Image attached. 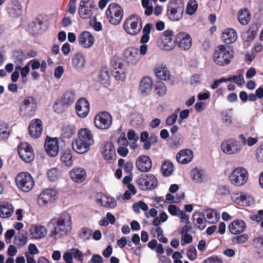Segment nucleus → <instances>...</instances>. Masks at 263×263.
I'll return each instance as SVG.
<instances>
[{
    "label": "nucleus",
    "mask_w": 263,
    "mask_h": 263,
    "mask_svg": "<svg viewBox=\"0 0 263 263\" xmlns=\"http://www.w3.org/2000/svg\"><path fill=\"white\" fill-rule=\"evenodd\" d=\"M72 220L70 215L63 213L60 216L52 218L48 223L50 229V236L55 237L58 235L68 234L72 229Z\"/></svg>",
    "instance_id": "nucleus-1"
},
{
    "label": "nucleus",
    "mask_w": 263,
    "mask_h": 263,
    "mask_svg": "<svg viewBox=\"0 0 263 263\" xmlns=\"http://www.w3.org/2000/svg\"><path fill=\"white\" fill-rule=\"evenodd\" d=\"M94 142L91 132L88 128L79 130L78 137L72 142L73 149L78 154H84L90 149Z\"/></svg>",
    "instance_id": "nucleus-2"
},
{
    "label": "nucleus",
    "mask_w": 263,
    "mask_h": 263,
    "mask_svg": "<svg viewBox=\"0 0 263 263\" xmlns=\"http://www.w3.org/2000/svg\"><path fill=\"white\" fill-rule=\"evenodd\" d=\"M184 4L183 0H170L167 6V15L173 21H179L183 16Z\"/></svg>",
    "instance_id": "nucleus-3"
},
{
    "label": "nucleus",
    "mask_w": 263,
    "mask_h": 263,
    "mask_svg": "<svg viewBox=\"0 0 263 263\" xmlns=\"http://www.w3.org/2000/svg\"><path fill=\"white\" fill-rule=\"evenodd\" d=\"M142 28V20L137 14L129 15L125 21L123 28L128 34L134 36L137 35Z\"/></svg>",
    "instance_id": "nucleus-4"
},
{
    "label": "nucleus",
    "mask_w": 263,
    "mask_h": 263,
    "mask_svg": "<svg viewBox=\"0 0 263 263\" xmlns=\"http://www.w3.org/2000/svg\"><path fill=\"white\" fill-rule=\"evenodd\" d=\"M233 55L230 51L224 45L217 46L213 53V60L215 63L220 66L229 64Z\"/></svg>",
    "instance_id": "nucleus-5"
},
{
    "label": "nucleus",
    "mask_w": 263,
    "mask_h": 263,
    "mask_svg": "<svg viewBox=\"0 0 263 263\" xmlns=\"http://www.w3.org/2000/svg\"><path fill=\"white\" fill-rule=\"evenodd\" d=\"M17 187L24 192H28L32 190L34 181L33 177L29 173L21 172L15 178Z\"/></svg>",
    "instance_id": "nucleus-6"
},
{
    "label": "nucleus",
    "mask_w": 263,
    "mask_h": 263,
    "mask_svg": "<svg viewBox=\"0 0 263 263\" xmlns=\"http://www.w3.org/2000/svg\"><path fill=\"white\" fill-rule=\"evenodd\" d=\"M176 44V36L174 39L173 32L170 30L164 31L158 40V44L159 47L166 51L174 49Z\"/></svg>",
    "instance_id": "nucleus-7"
},
{
    "label": "nucleus",
    "mask_w": 263,
    "mask_h": 263,
    "mask_svg": "<svg viewBox=\"0 0 263 263\" xmlns=\"http://www.w3.org/2000/svg\"><path fill=\"white\" fill-rule=\"evenodd\" d=\"M249 174L247 170L242 167L234 169L229 176L231 183L236 186L244 185L248 181Z\"/></svg>",
    "instance_id": "nucleus-8"
},
{
    "label": "nucleus",
    "mask_w": 263,
    "mask_h": 263,
    "mask_svg": "<svg viewBox=\"0 0 263 263\" xmlns=\"http://www.w3.org/2000/svg\"><path fill=\"white\" fill-rule=\"evenodd\" d=\"M106 14L108 21L113 25L119 24L122 18L123 11L121 7L117 4H110L106 11Z\"/></svg>",
    "instance_id": "nucleus-9"
},
{
    "label": "nucleus",
    "mask_w": 263,
    "mask_h": 263,
    "mask_svg": "<svg viewBox=\"0 0 263 263\" xmlns=\"http://www.w3.org/2000/svg\"><path fill=\"white\" fill-rule=\"evenodd\" d=\"M112 123V116L106 111L99 112L94 118V124L96 127L101 130L108 129L111 125Z\"/></svg>",
    "instance_id": "nucleus-10"
},
{
    "label": "nucleus",
    "mask_w": 263,
    "mask_h": 263,
    "mask_svg": "<svg viewBox=\"0 0 263 263\" xmlns=\"http://www.w3.org/2000/svg\"><path fill=\"white\" fill-rule=\"evenodd\" d=\"M37 107V102L32 97H27L23 101V104L20 107L22 115L26 117H31L35 115Z\"/></svg>",
    "instance_id": "nucleus-11"
},
{
    "label": "nucleus",
    "mask_w": 263,
    "mask_h": 263,
    "mask_svg": "<svg viewBox=\"0 0 263 263\" xmlns=\"http://www.w3.org/2000/svg\"><path fill=\"white\" fill-rule=\"evenodd\" d=\"M123 61L128 66H135L139 62L141 56L137 48L129 47L123 52Z\"/></svg>",
    "instance_id": "nucleus-12"
},
{
    "label": "nucleus",
    "mask_w": 263,
    "mask_h": 263,
    "mask_svg": "<svg viewBox=\"0 0 263 263\" xmlns=\"http://www.w3.org/2000/svg\"><path fill=\"white\" fill-rule=\"evenodd\" d=\"M18 155L21 159L26 163L31 162L34 158L33 150L27 143H21L17 147Z\"/></svg>",
    "instance_id": "nucleus-13"
},
{
    "label": "nucleus",
    "mask_w": 263,
    "mask_h": 263,
    "mask_svg": "<svg viewBox=\"0 0 263 263\" xmlns=\"http://www.w3.org/2000/svg\"><path fill=\"white\" fill-rule=\"evenodd\" d=\"M137 182L143 190L154 189L157 185V180L153 175H142L138 179Z\"/></svg>",
    "instance_id": "nucleus-14"
},
{
    "label": "nucleus",
    "mask_w": 263,
    "mask_h": 263,
    "mask_svg": "<svg viewBox=\"0 0 263 263\" xmlns=\"http://www.w3.org/2000/svg\"><path fill=\"white\" fill-rule=\"evenodd\" d=\"M95 7L92 0H81L79 9L80 17L83 19L89 18L92 14V9Z\"/></svg>",
    "instance_id": "nucleus-15"
},
{
    "label": "nucleus",
    "mask_w": 263,
    "mask_h": 263,
    "mask_svg": "<svg viewBox=\"0 0 263 263\" xmlns=\"http://www.w3.org/2000/svg\"><path fill=\"white\" fill-rule=\"evenodd\" d=\"M57 195V192L54 189L45 190L39 196L37 200L39 204L41 206H45L49 203L53 202Z\"/></svg>",
    "instance_id": "nucleus-16"
},
{
    "label": "nucleus",
    "mask_w": 263,
    "mask_h": 263,
    "mask_svg": "<svg viewBox=\"0 0 263 263\" xmlns=\"http://www.w3.org/2000/svg\"><path fill=\"white\" fill-rule=\"evenodd\" d=\"M221 149L226 154L232 155L240 152L242 149V146L236 140L231 139L221 143Z\"/></svg>",
    "instance_id": "nucleus-17"
},
{
    "label": "nucleus",
    "mask_w": 263,
    "mask_h": 263,
    "mask_svg": "<svg viewBox=\"0 0 263 263\" xmlns=\"http://www.w3.org/2000/svg\"><path fill=\"white\" fill-rule=\"evenodd\" d=\"M153 28V25L151 23L146 24L142 30V35L140 39V43L142 44L140 47L139 53L140 55H145L147 53V46L145 44L147 43L150 38V33Z\"/></svg>",
    "instance_id": "nucleus-18"
},
{
    "label": "nucleus",
    "mask_w": 263,
    "mask_h": 263,
    "mask_svg": "<svg viewBox=\"0 0 263 263\" xmlns=\"http://www.w3.org/2000/svg\"><path fill=\"white\" fill-rule=\"evenodd\" d=\"M176 41L178 47L183 50H189L192 46V40L186 32H179L176 35Z\"/></svg>",
    "instance_id": "nucleus-19"
},
{
    "label": "nucleus",
    "mask_w": 263,
    "mask_h": 263,
    "mask_svg": "<svg viewBox=\"0 0 263 263\" xmlns=\"http://www.w3.org/2000/svg\"><path fill=\"white\" fill-rule=\"evenodd\" d=\"M95 198L97 203L105 208H114L117 205L116 201L113 198L102 193H97Z\"/></svg>",
    "instance_id": "nucleus-20"
},
{
    "label": "nucleus",
    "mask_w": 263,
    "mask_h": 263,
    "mask_svg": "<svg viewBox=\"0 0 263 263\" xmlns=\"http://www.w3.org/2000/svg\"><path fill=\"white\" fill-rule=\"evenodd\" d=\"M46 153L51 157L57 156L59 152V141L57 138H50L45 142Z\"/></svg>",
    "instance_id": "nucleus-21"
},
{
    "label": "nucleus",
    "mask_w": 263,
    "mask_h": 263,
    "mask_svg": "<svg viewBox=\"0 0 263 263\" xmlns=\"http://www.w3.org/2000/svg\"><path fill=\"white\" fill-rule=\"evenodd\" d=\"M29 133L33 138L40 137L43 132L42 122L39 119L32 120L29 123Z\"/></svg>",
    "instance_id": "nucleus-22"
},
{
    "label": "nucleus",
    "mask_w": 263,
    "mask_h": 263,
    "mask_svg": "<svg viewBox=\"0 0 263 263\" xmlns=\"http://www.w3.org/2000/svg\"><path fill=\"white\" fill-rule=\"evenodd\" d=\"M137 169L141 172H147L152 168V163L149 157L143 155L139 157L136 162Z\"/></svg>",
    "instance_id": "nucleus-23"
},
{
    "label": "nucleus",
    "mask_w": 263,
    "mask_h": 263,
    "mask_svg": "<svg viewBox=\"0 0 263 263\" xmlns=\"http://www.w3.org/2000/svg\"><path fill=\"white\" fill-rule=\"evenodd\" d=\"M77 115L81 118L85 117L89 111V104L85 98H81L78 100L76 104Z\"/></svg>",
    "instance_id": "nucleus-24"
},
{
    "label": "nucleus",
    "mask_w": 263,
    "mask_h": 263,
    "mask_svg": "<svg viewBox=\"0 0 263 263\" xmlns=\"http://www.w3.org/2000/svg\"><path fill=\"white\" fill-rule=\"evenodd\" d=\"M78 42L82 47L90 48L94 43V37L88 31H83L79 35Z\"/></svg>",
    "instance_id": "nucleus-25"
},
{
    "label": "nucleus",
    "mask_w": 263,
    "mask_h": 263,
    "mask_svg": "<svg viewBox=\"0 0 263 263\" xmlns=\"http://www.w3.org/2000/svg\"><path fill=\"white\" fill-rule=\"evenodd\" d=\"M233 200L236 203L242 206H249L254 201L253 198L250 195L243 192L236 194Z\"/></svg>",
    "instance_id": "nucleus-26"
},
{
    "label": "nucleus",
    "mask_w": 263,
    "mask_h": 263,
    "mask_svg": "<svg viewBox=\"0 0 263 263\" xmlns=\"http://www.w3.org/2000/svg\"><path fill=\"white\" fill-rule=\"evenodd\" d=\"M7 11L12 17L18 16L22 12V5L18 1L12 0L8 4Z\"/></svg>",
    "instance_id": "nucleus-27"
},
{
    "label": "nucleus",
    "mask_w": 263,
    "mask_h": 263,
    "mask_svg": "<svg viewBox=\"0 0 263 263\" xmlns=\"http://www.w3.org/2000/svg\"><path fill=\"white\" fill-rule=\"evenodd\" d=\"M153 87V81L148 77H144L141 80L139 85V90L141 95L145 96L149 94Z\"/></svg>",
    "instance_id": "nucleus-28"
},
{
    "label": "nucleus",
    "mask_w": 263,
    "mask_h": 263,
    "mask_svg": "<svg viewBox=\"0 0 263 263\" xmlns=\"http://www.w3.org/2000/svg\"><path fill=\"white\" fill-rule=\"evenodd\" d=\"M229 229L232 234L237 235L245 231L246 224L242 220H235L230 223L229 226Z\"/></svg>",
    "instance_id": "nucleus-29"
},
{
    "label": "nucleus",
    "mask_w": 263,
    "mask_h": 263,
    "mask_svg": "<svg viewBox=\"0 0 263 263\" xmlns=\"http://www.w3.org/2000/svg\"><path fill=\"white\" fill-rule=\"evenodd\" d=\"M194 157L193 152L189 149L180 151L176 155V160L181 164H187L190 162Z\"/></svg>",
    "instance_id": "nucleus-30"
},
{
    "label": "nucleus",
    "mask_w": 263,
    "mask_h": 263,
    "mask_svg": "<svg viewBox=\"0 0 263 263\" xmlns=\"http://www.w3.org/2000/svg\"><path fill=\"white\" fill-rule=\"evenodd\" d=\"M102 152L104 159L108 162H111L115 159V149L111 143H105L102 148Z\"/></svg>",
    "instance_id": "nucleus-31"
},
{
    "label": "nucleus",
    "mask_w": 263,
    "mask_h": 263,
    "mask_svg": "<svg viewBox=\"0 0 263 263\" xmlns=\"http://www.w3.org/2000/svg\"><path fill=\"white\" fill-rule=\"evenodd\" d=\"M156 76L160 80L166 81L168 80L171 77L169 71L166 67L160 64L156 65L154 69Z\"/></svg>",
    "instance_id": "nucleus-32"
},
{
    "label": "nucleus",
    "mask_w": 263,
    "mask_h": 263,
    "mask_svg": "<svg viewBox=\"0 0 263 263\" xmlns=\"http://www.w3.org/2000/svg\"><path fill=\"white\" fill-rule=\"evenodd\" d=\"M118 144L119 146L117 149L118 153L122 157H126L129 152L127 148L129 142L127 139L125 137L124 135L123 136L120 135L119 137Z\"/></svg>",
    "instance_id": "nucleus-33"
},
{
    "label": "nucleus",
    "mask_w": 263,
    "mask_h": 263,
    "mask_svg": "<svg viewBox=\"0 0 263 263\" xmlns=\"http://www.w3.org/2000/svg\"><path fill=\"white\" fill-rule=\"evenodd\" d=\"M237 38L236 31L232 28H228L223 32L221 39L222 41L227 44L234 43Z\"/></svg>",
    "instance_id": "nucleus-34"
},
{
    "label": "nucleus",
    "mask_w": 263,
    "mask_h": 263,
    "mask_svg": "<svg viewBox=\"0 0 263 263\" xmlns=\"http://www.w3.org/2000/svg\"><path fill=\"white\" fill-rule=\"evenodd\" d=\"M31 235L33 238L41 239L46 236L47 230L45 227L41 225H34L30 229Z\"/></svg>",
    "instance_id": "nucleus-35"
},
{
    "label": "nucleus",
    "mask_w": 263,
    "mask_h": 263,
    "mask_svg": "<svg viewBox=\"0 0 263 263\" xmlns=\"http://www.w3.org/2000/svg\"><path fill=\"white\" fill-rule=\"evenodd\" d=\"M71 179L76 182L81 183L83 182L86 177V173L83 168H74L70 173Z\"/></svg>",
    "instance_id": "nucleus-36"
},
{
    "label": "nucleus",
    "mask_w": 263,
    "mask_h": 263,
    "mask_svg": "<svg viewBox=\"0 0 263 263\" xmlns=\"http://www.w3.org/2000/svg\"><path fill=\"white\" fill-rule=\"evenodd\" d=\"M85 58L82 53H78L72 59V65L77 70H82L85 65Z\"/></svg>",
    "instance_id": "nucleus-37"
},
{
    "label": "nucleus",
    "mask_w": 263,
    "mask_h": 263,
    "mask_svg": "<svg viewBox=\"0 0 263 263\" xmlns=\"http://www.w3.org/2000/svg\"><path fill=\"white\" fill-rule=\"evenodd\" d=\"M43 23L41 16H39L34 21L30 23L29 25V29L34 34L41 33L42 32Z\"/></svg>",
    "instance_id": "nucleus-38"
},
{
    "label": "nucleus",
    "mask_w": 263,
    "mask_h": 263,
    "mask_svg": "<svg viewBox=\"0 0 263 263\" xmlns=\"http://www.w3.org/2000/svg\"><path fill=\"white\" fill-rule=\"evenodd\" d=\"M13 212L14 209L12 205L8 202H4L0 205V217H9Z\"/></svg>",
    "instance_id": "nucleus-39"
},
{
    "label": "nucleus",
    "mask_w": 263,
    "mask_h": 263,
    "mask_svg": "<svg viewBox=\"0 0 263 263\" xmlns=\"http://www.w3.org/2000/svg\"><path fill=\"white\" fill-rule=\"evenodd\" d=\"M238 22L242 25H247L251 20V15L249 11L247 9H240L237 13Z\"/></svg>",
    "instance_id": "nucleus-40"
},
{
    "label": "nucleus",
    "mask_w": 263,
    "mask_h": 263,
    "mask_svg": "<svg viewBox=\"0 0 263 263\" xmlns=\"http://www.w3.org/2000/svg\"><path fill=\"white\" fill-rule=\"evenodd\" d=\"M206 221L210 223L217 222L219 219V214L214 210L209 209L205 211L203 215Z\"/></svg>",
    "instance_id": "nucleus-41"
},
{
    "label": "nucleus",
    "mask_w": 263,
    "mask_h": 263,
    "mask_svg": "<svg viewBox=\"0 0 263 263\" xmlns=\"http://www.w3.org/2000/svg\"><path fill=\"white\" fill-rule=\"evenodd\" d=\"M194 224L200 230H203L206 227L205 218L201 213H195L193 216Z\"/></svg>",
    "instance_id": "nucleus-42"
},
{
    "label": "nucleus",
    "mask_w": 263,
    "mask_h": 263,
    "mask_svg": "<svg viewBox=\"0 0 263 263\" xmlns=\"http://www.w3.org/2000/svg\"><path fill=\"white\" fill-rule=\"evenodd\" d=\"M76 99V97L74 91L72 90H67L61 100L63 101L64 104L66 106H68L74 103Z\"/></svg>",
    "instance_id": "nucleus-43"
},
{
    "label": "nucleus",
    "mask_w": 263,
    "mask_h": 263,
    "mask_svg": "<svg viewBox=\"0 0 263 263\" xmlns=\"http://www.w3.org/2000/svg\"><path fill=\"white\" fill-rule=\"evenodd\" d=\"M9 125L4 121H0V139H7L11 133Z\"/></svg>",
    "instance_id": "nucleus-44"
},
{
    "label": "nucleus",
    "mask_w": 263,
    "mask_h": 263,
    "mask_svg": "<svg viewBox=\"0 0 263 263\" xmlns=\"http://www.w3.org/2000/svg\"><path fill=\"white\" fill-rule=\"evenodd\" d=\"M239 139L240 140L242 145H248V146H252L258 142L257 137H249L246 138L245 136L241 134L239 136Z\"/></svg>",
    "instance_id": "nucleus-45"
},
{
    "label": "nucleus",
    "mask_w": 263,
    "mask_h": 263,
    "mask_svg": "<svg viewBox=\"0 0 263 263\" xmlns=\"http://www.w3.org/2000/svg\"><path fill=\"white\" fill-rule=\"evenodd\" d=\"M99 79L103 84H108L110 80L109 71L105 67L102 68L99 72Z\"/></svg>",
    "instance_id": "nucleus-46"
},
{
    "label": "nucleus",
    "mask_w": 263,
    "mask_h": 263,
    "mask_svg": "<svg viewBox=\"0 0 263 263\" xmlns=\"http://www.w3.org/2000/svg\"><path fill=\"white\" fill-rule=\"evenodd\" d=\"M174 170V166L172 163L169 161H165L162 164L161 171L162 174L165 176H169Z\"/></svg>",
    "instance_id": "nucleus-47"
},
{
    "label": "nucleus",
    "mask_w": 263,
    "mask_h": 263,
    "mask_svg": "<svg viewBox=\"0 0 263 263\" xmlns=\"http://www.w3.org/2000/svg\"><path fill=\"white\" fill-rule=\"evenodd\" d=\"M47 176L51 181H55L61 176V171L57 168H52L47 172Z\"/></svg>",
    "instance_id": "nucleus-48"
},
{
    "label": "nucleus",
    "mask_w": 263,
    "mask_h": 263,
    "mask_svg": "<svg viewBox=\"0 0 263 263\" xmlns=\"http://www.w3.org/2000/svg\"><path fill=\"white\" fill-rule=\"evenodd\" d=\"M198 8V3L196 0H189L186 6V13L189 15H193Z\"/></svg>",
    "instance_id": "nucleus-49"
},
{
    "label": "nucleus",
    "mask_w": 263,
    "mask_h": 263,
    "mask_svg": "<svg viewBox=\"0 0 263 263\" xmlns=\"http://www.w3.org/2000/svg\"><path fill=\"white\" fill-rule=\"evenodd\" d=\"M27 239L28 238L26 235L19 232L18 234L15 237L14 242L17 246H22L26 243Z\"/></svg>",
    "instance_id": "nucleus-50"
},
{
    "label": "nucleus",
    "mask_w": 263,
    "mask_h": 263,
    "mask_svg": "<svg viewBox=\"0 0 263 263\" xmlns=\"http://www.w3.org/2000/svg\"><path fill=\"white\" fill-rule=\"evenodd\" d=\"M192 175L193 176V179L197 182H202L203 179L204 178V172L198 169H194L192 170Z\"/></svg>",
    "instance_id": "nucleus-51"
},
{
    "label": "nucleus",
    "mask_w": 263,
    "mask_h": 263,
    "mask_svg": "<svg viewBox=\"0 0 263 263\" xmlns=\"http://www.w3.org/2000/svg\"><path fill=\"white\" fill-rule=\"evenodd\" d=\"M63 131L65 137H71L76 132V128L72 125H65L63 127Z\"/></svg>",
    "instance_id": "nucleus-52"
},
{
    "label": "nucleus",
    "mask_w": 263,
    "mask_h": 263,
    "mask_svg": "<svg viewBox=\"0 0 263 263\" xmlns=\"http://www.w3.org/2000/svg\"><path fill=\"white\" fill-rule=\"evenodd\" d=\"M167 91L166 85L162 82H158L155 88L156 93L160 97L164 96Z\"/></svg>",
    "instance_id": "nucleus-53"
},
{
    "label": "nucleus",
    "mask_w": 263,
    "mask_h": 263,
    "mask_svg": "<svg viewBox=\"0 0 263 263\" xmlns=\"http://www.w3.org/2000/svg\"><path fill=\"white\" fill-rule=\"evenodd\" d=\"M133 209L135 212L136 213H139L140 211V209L144 211H146L148 210V206L147 204L142 201H139L137 203H135L133 205Z\"/></svg>",
    "instance_id": "nucleus-54"
},
{
    "label": "nucleus",
    "mask_w": 263,
    "mask_h": 263,
    "mask_svg": "<svg viewBox=\"0 0 263 263\" xmlns=\"http://www.w3.org/2000/svg\"><path fill=\"white\" fill-rule=\"evenodd\" d=\"M12 58L15 63L21 64L25 59V55L21 50L15 51L13 53Z\"/></svg>",
    "instance_id": "nucleus-55"
},
{
    "label": "nucleus",
    "mask_w": 263,
    "mask_h": 263,
    "mask_svg": "<svg viewBox=\"0 0 263 263\" xmlns=\"http://www.w3.org/2000/svg\"><path fill=\"white\" fill-rule=\"evenodd\" d=\"M92 235V231L86 228H83L80 230L79 237L84 240H88Z\"/></svg>",
    "instance_id": "nucleus-56"
},
{
    "label": "nucleus",
    "mask_w": 263,
    "mask_h": 263,
    "mask_svg": "<svg viewBox=\"0 0 263 263\" xmlns=\"http://www.w3.org/2000/svg\"><path fill=\"white\" fill-rule=\"evenodd\" d=\"M65 104L61 99H58L55 101L53 109L55 112L58 114H61L64 112L65 110Z\"/></svg>",
    "instance_id": "nucleus-57"
},
{
    "label": "nucleus",
    "mask_w": 263,
    "mask_h": 263,
    "mask_svg": "<svg viewBox=\"0 0 263 263\" xmlns=\"http://www.w3.org/2000/svg\"><path fill=\"white\" fill-rule=\"evenodd\" d=\"M249 238V236L247 234H243L240 235L233 237L232 241L236 243H243L246 242Z\"/></svg>",
    "instance_id": "nucleus-58"
},
{
    "label": "nucleus",
    "mask_w": 263,
    "mask_h": 263,
    "mask_svg": "<svg viewBox=\"0 0 263 263\" xmlns=\"http://www.w3.org/2000/svg\"><path fill=\"white\" fill-rule=\"evenodd\" d=\"M112 74L117 80H122L125 77L124 70L123 67L113 70Z\"/></svg>",
    "instance_id": "nucleus-59"
},
{
    "label": "nucleus",
    "mask_w": 263,
    "mask_h": 263,
    "mask_svg": "<svg viewBox=\"0 0 263 263\" xmlns=\"http://www.w3.org/2000/svg\"><path fill=\"white\" fill-rule=\"evenodd\" d=\"M61 159L67 166H70L72 164V156L69 152H65L62 155Z\"/></svg>",
    "instance_id": "nucleus-60"
},
{
    "label": "nucleus",
    "mask_w": 263,
    "mask_h": 263,
    "mask_svg": "<svg viewBox=\"0 0 263 263\" xmlns=\"http://www.w3.org/2000/svg\"><path fill=\"white\" fill-rule=\"evenodd\" d=\"M227 79H230L229 81H234V82L239 86H241L245 83L243 76L242 74H240L239 76H233V77H229Z\"/></svg>",
    "instance_id": "nucleus-61"
},
{
    "label": "nucleus",
    "mask_w": 263,
    "mask_h": 263,
    "mask_svg": "<svg viewBox=\"0 0 263 263\" xmlns=\"http://www.w3.org/2000/svg\"><path fill=\"white\" fill-rule=\"evenodd\" d=\"M70 251L76 259L79 261L83 260V253L78 249L73 248L70 250Z\"/></svg>",
    "instance_id": "nucleus-62"
},
{
    "label": "nucleus",
    "mask_w": 263,
    "mask_h": 263,
    "mask_svg": "<svg viewBox=\"0 0 263 263\" xmlns=\"http://www.w3.org/2000/svg\"><path fill=\"white\" fill-rule=\"evenodd\" d=\"M252 245L257 248L263 247V236L259 235L252 240Z\"/></svg>",
    "instance_id": "nucleus-63"
},
{
    "label": "nucleus",
    "mask_w": 263,
    "mask_h": 263,
    "mask_svg": "<svg viewBox=\"0 0 263 263\" xmlns=\"http://www.w3.org/2000/svg\"><path fill=\"white\" fill-rule=\"evenodd\" d=\"M255 155L258 162H263V144L256 149Z\"/></svg>",
    "instance_id": "nucleus-64"
}]
</instances>
